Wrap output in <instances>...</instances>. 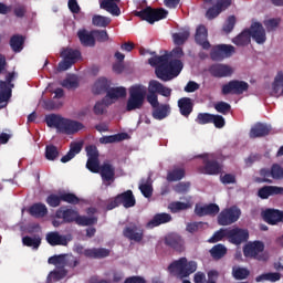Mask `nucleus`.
<instances>
[{
	"label": "nucleus",
	"instance_id": "33",
	"mask_svg": "<svg viewBox=\"0 0 283 283\" xmlns=\"http://www.w3.org/2000/svg\"><path fill=\"white\" fill-rule=\"evenodd\" d=\"M169 114H171V106L169 104H159L153 108V118L155 120H165Z\"/></svg>",
	"mask_w": 283,
	"mask_h": 283
},
{
	"label": "nucleus",
	"instance_id": "4",
	"mask_svg": "<svg viewBox=\"0 0 283 283\" xmlns=\"http://www.w3.org/2000/svg\"><path fill=\"white\" fill-rule=\"evenodd\" d=\"M147 96V87L140 84H136L129 88V97L126 104L127 112H134V109H140L145 104V97Z\"/></svg>",
	"mask_w": 283,
	"mask_h": 283
},
{
	"label": "nucleus",
	"instance_id": "52",
	"mask_svg": "<svg viewBox=\"0 0 283 283\" xmlns=\"http://www.w3.org/2000/svg\"><path fill=\"white\" fill-rule=\"evenodd\" d=\"M92 23L95 28H107L112 23V19L103 15H94L92 18Z\"/></svg>",
	"mask_w": 283,
	"mask_h": 283
},
{
	"label": "nucleus",
	"instance_id": "2",
	"mask_svg": "<svg viewBox=\"0 0 283 283\" xmlns=\"http://www.w3.org/2000/svg\"><path fill=\"white\" fill-rule=\"evenodd\" d=\"M48 127H54L60 134L72 135L83 129V123L67 119L61 115L50 114L45 117Z\"/></svg>",
	"mask_w": 283,
	"mask_h": 283
},
{
	"label": "nucleus",
	"instance_id": "56",
	"mask_svg": "<svg viewBox=\"0 0 283 283\" xmlns=\"http://www.w3.org/2000/svg\"><path fill=\"white\" fill-rule=\"evenodd\" d=\"M45 158L46 160H56V158H59V148L54 145H46Z\"/></svg>",
	"mask_w": 283,
	"mask_h": 283
},
{
	"label": "nucleus",
	"instance_id": "42",
	"mask_svg": "<svg viewBox=\"0 0 283 283\" xmlns=\"http://www.w3.org/2000/svg\"><path fill=\"white\" fill-rule=\"evenodd\" d=\"M23 43H25V39L23 38V35L14 34L10 39V48L15 53L21 52V50H23Z\"/></svg>",
	"mask_w": 283,
	"mask_h": 283
},
{
	"label": "nucleus",
	"instance_id": "3",
	"mask_svg": "<svg viewBox=\"0 0 283 283\" xmlns=\"http://www.w3.org/2000/svg\"><path fill=\"white\" fill-rule=\"evenodd\" d=\"M196 271H198V263L196 261H188L185 256L168 265L170 275H178L181 280L189 277V275L196 273Z\"/></svg>",
	"mask_w": 283,
	"mask_h": 283
},
{
	"label": "nucleus",
	"instance_id": "25",
	"mask_svg": "<svg viewBox=\"0 0 283 283\" xmlns=\"http://www.w3.org/2000/svg\"><path fill=\"white\" fill-rule=\"evenodd\" d=\"M195 213L199 218H203V216H216L220 213V206L216 203H210L207 206H196Z\"/></svg>",
	"mask_w": 283,
	"mask_h": 283
},
{
	"label": "nucleus",
	"instance_id": "53",
	"mask_svg": "<svg viewBox=\"0 0 283 283\" xmlns=\"http://www.w3.org/2000/svg\"><path fill=\"white\" fill-rule=\"evenodd\" d=\"M93 38L98 43H107L109 41V34L107 33V30H93Z\"/></svg>",
	"mask_w": 283,
	"mask_h": 283
},
{
	"label": "nucleus",
	"instance_id": "47",
	"mask_svg": "<svg viewBox=\"0 0 283 283\" xmlns=\"http://www.w3.org/2000/svg\"><path fill=\"white\" fill-rule=\"evenodd\" d=\"M96 222H98V218L96 217L77 214V218L75 219V223L78 224V227H92V224H96Z\"/></svg>",
	"mask_w": 283,
	"mask_h": 283
},
{
	"label": "nucleus",
	"instance_id": "8",
	"mask_svg": "<svg viewBox=\"0 0 283 283\" xmlns=\"http://www.w3.org/2000/svg\"><path fill=\"white\" fill-rule=\"evenodd\" d=\"M60 56L63 59L57 65L59 72H65L70 70L81 59V51L74 49H63Z\"/></svg>",
	"mask_w": 283,
	"mask_h": 283
},
{
	"label": "nucleus",
	"instance_id": "9",
	"mask_svg": "<svg viewBox=\"0 0 283 283\" xmlns=\"http://www.w3.org/2000/svg\"><path fill=\"white\" fill-rule=\"evenodd\" d=\"M244 92H249V83L239 80H232L221 87V94H223V96H228V94L240 96L244 94Z\"/></svg>",
	"mask_w": 283,
	"mask_h": 283
},
{
	"label": "nucleus",
	"instance_id": "29",
	"mask_svg": "<svg viewBox=\"0 0 283 283\" xmlns=\"http://www.w3.org/2000/svg\"><path fill=\"white\" fill-rule=\"evenodd\" d=\"M84 256L91 260H103L109 258V250L105 248L85 249Z\"/></svg>",
	"mask_w": 283,
	"mask_h": 283
},
{
	"label": "nucleus",
	"instance_id": "17",
	"mask_svg": "<svg viewBox=\"0 0 283 283\" xmlns=\"http://www.w3.org/2000/svg\"><path fill=\"white\" fill-rule=\"evenodd\" d=\"M200 157L203 158V174H207L208 176H218V174L222 171V167L218 160L211 159L209 155H201Z\"/></svg>",
	"mask_w": 283,
	"mask_h": 283
},
{
	"label": "nucleus",
	"instance_id": "64",
	"mask_svg": "<svg viewBox=\"0 0 283 283\" xmlns=\"http://www.w3.org/2000/svg\"><path fill=\"white\" fill-rule=\"evenodd\" d=\"M139 191H142L144 198H151L154 196V187L150 184L139 185Z\"/></svg>",
	"mask_w": 283,
	"mask_h": 283
},
{
	"label": "nucleus",
	"instance_id": "41",
	"mask_svg": "<svg viewBox=\"0 0 283 283\" xmlns=\"http://www.w3.org/2000/svg\"><path fill=\"white\" fill-rule=\"evenodd\" d=\"M191 207L192 203L190 200L187 202L175 201L169 205L168 209H170L171 213H180V211H187V209H191Z\"/></svg>",
	"mask_w": 283,
	"mask_h": 283
},
{
	"label": "nucleus",
	"instance_id": "46",
	"mask_svg": "<svg viewBox=\"0 0 283 283\" xmlns=\"http://www.w3.org/2000/svg\"><path fill=\"white\" fill-rule=\"evenodd\" d=\"M185 174L184 168H174L167 174V180L168 182H178V180H182V178H185Z\"/></svg>",
	"mask_w": 283,
	"mask_h": 283
},
{
	"label": "nucleus",
	"instance_id": "27",
	"mask_svg": "<svg viewBox=\"0 0 283 283\" xmlns=\"http://www.w3.org/2000/svg\"><path fill=\"white\" fill-rule=\"evenodd\" d=\"M46 242L51 247H67V237L56 231L49 232L46 233Z\"/></svg>",
	"mask_w": 283,
	"mask_h": 283
},
{
	"label": "nucleus",
	"instance_id": "44",
	"mask_svg": "<svg viewBox=\"0 0 283 283\" xmlns=\"http://www.w3.org/2000/svg\"><path fill=\"white\" fill-rule=\"evenodd\" d=\"M227 238L229 240V228H221L213 233V235L208 240L210 244H216V242H222Z\"/></svg>",
	"mask_w": 283,
	"mask_h": 283
},
{
	"label": "nucleus",
	"instance_id": "38",
	"mask_svg": "<svg viewBox=\"0 0 283 283\" xmlns=\"http://www.w3.org/2000/svg\"><path fill=\"white\" fill-rule=\"evenodd\" d=\"M109 81H107V78L105 77H101L98 78L94 86H93V93L94 94H107V92H109Z\"/></svg>",
	"mask_w": 283,
	"mask_h": 283
},
{
	"label": "nucleus",
	"instance_id": "10",
	"mask_svg": "<svg viewBox=\"0 0 283 283\" xmlns=\"http://www.w3.org/2000/svg\"><path fill=\"white\" fill-rule=\"evenodd\" d=\"M213 1L214 0H203V3H208V6H213ZM231 3L232 0H217L216 4L207 10V19H209V21L216 19L219 14L224 12V10L231 8Z\"/></svg>",
	"mask_w": 283,
	"mask_h": 283
},
{
	"label": "nucleus",
	"instance_id": "30",
	"mask_svg": "<svg viewBox=\"0 0 283 283\" xmlns=\"http://www.w3.org/2000/svg\"><path fill=\"white\" fill-rule=\"evenodd\" d=\"M171 222V214L167 212L156 213L150 221L147 222V229H155V227H160V224H167Z\"/></svg>",
	"mask_w": 283,
	"mask_h": 283
},
{
	"label": "nucleus",
	"instance_id": "26",
	"mask_svg": "<svg viewBox=\"0 0 283 283\" xmlns=\"http://www.w3.org/2000/svg\"><path fill=\"white\" fill-rule=\"evenodd\" d=\"M120 0H101L99 8L106 10L113 17H120V8L118 7Z\"/></svg>",
	"mask_w": 283,
	"mask_h": 283
},
{
	"label": "nucleus",
	"instance_id": "24",
	"mask_svg": "<svg viewBox=\"0 0 283 283\" xmlns=\"http://www.w3.org/2000/svg\"><path fill=\"white\" fill-rule=\"evenodd\" d=\"M99 176L103 182H114L116 176V168L109 163H104L99 168Z\"/></svg>",
	"mask_w": 283,
	"mask_h": 283
},
{
	"label": "nucleus",
	"instance_id": "45",
	"mask_svg": "<svg viewBox=\"0 0 283 283\" xmlns=\"http://www.w3.org/2000/svg\"><path fill=\"white\" fill-rule=\"evenodd\" d=\"M150 85L157 91V94H160V96H165L166 98H169L171 96V88L163 85V83L151 80Z\"/></svg>",
	"mask_w": 283,
	"mask_h": 283
},
{
	"label": "nucleus",
	"instance_id": "49",
	"mask_svg": "<svg viewBox=\"0 0 283 283\" xmlns=\"http://www.w3.org/2000/svg\"><path fill=\"white\" fill-rule=\"evenodd\" d=\"M251 275V271H249V269L247 268H233L232 269V277H234V280H247V277H249Z\"/></svg>",
	"mask_w": 283,
	"mask_h": 283
},
{
	"label": "nucleus",
	"instance_id": "19",
	"mask_svg": "<svg viewBox=\"0 0 283 283\" xmlns=\"http://www.w3.org/2000/svg\"><path fill=\"white\" fill-rule=\"evenodd\" d=\"M209 36V32L207 31V27L205 24H200L196 29L195 41L197 45H201L203 50H211V43L207 38Z\"/></svg>",
	"mask_w": 283,
	"mask_h": 283
},
{
	"label": "nucleus",
	"instance_id": "28",
	"mask_svg": "<svg viewBox=\"0 0 283 283\" xmlns=\"http://www.w3.org/2000/svg\"><path fill=\"white\" fill-rule=\"evenodd\" d=\"M263 220L268 224H277V222H282L283 220V211L276 209H266L263 212Z\"/></svg>",
	"mask_w": 283,
	"mask_h": 283
},
{
	"label": "nucleus",
	"instance_id": "61",
	"mask_svg": "<svg viewBox=\"0 0 283 283\" xmlns=\"http://www.w3.org/2000/svg\"><path fill=\"white\" fill-rule=\"evenodd\" d=\"M213 118V114L210 113H199L196 118L198 125H209Z\"/></svg>",
	"mask_w": 283,
	"mask_h": 283
},
{
	"label": "nucleus",
	"instance_id": "1",
	"mask_svg": "<svg viewBox=\"0 0 283 283\" xmlns=\"http://www.w3.org/2000/svg\"><path fill=\"white\" fill-rule=\"evenodd\" d=\"M184 56L185 51H182V48L176 46L170 54L155 55L148 59V63L151 67H155L157 78L167 83V81H172L182 72L184 64L178 59Z\"/></svg>",
	"mask_w": 283,
	"mask_h": 283
},
{
	"label": "nucleus",
	"instance_id": "7",
	"mask_svg": "<svg viewBox=\"0 0 283 283\" xmlns=\"http://www.w3.org/2000/svg\"><path fill=\"white\" fill-rule=\"evenodd\" d=\"M242 216V210L237 206L223 209L217 218L219 227H230V224H235L240 217Z\"/></svg>",
	"mask_w": 283,
	"mask_h": 283
},
{
	"label": "nucleus",
	"instance_id": "31",
	"mask_svg": "<svg viewBox=\"0 0 283 283\" xmlns=\"http://www.w3.org/2000/svg\"><path fill=\"white\" fill-rule=\"evenodd\" d=\"M55 218H60L66 223L76 222V218H78V211L74 209L63 210V208H60L55 212Z\"/></svg>",
	"mask_w": 283,
	"mask_h": 283
},
{
	"label": "nucleus",
	"instance_id": "50",
	"mask_svg": "<svg viewBox=\"0 0 283 283\" xmlns=\"http://www.w3.org/2000/svg\"><path fill=\"white\" fill-rule=\"evenodd\" d=\"M22 244L24 247H32V249H39L41 247V237L35 235L34 238L25 235L22 238Z\"/></svg>",
	"mask_w": 283,
	"mask_h": 283
},
{
	"label": "nucleus",
	"instance_id": "34",
	"mask_svg": "<svg viewBox=\"0 0 283 283\" xmlns=\"http://www.w3.org/2000/svg\"><path fill=\"white\" fill-rule=\"evenodd\" d=\"M83 150V142H73L70 144V150L61 158V163H70L80 151Z\"/></svg>",
	"mask_w": 283,
	"mask_h": 283
},
{
	"label": "nucleus",
	"instance_id": "55",
	"mask_svg": "<svg viewBox=\"0 0 283 283\" xmlns=\"http://www.w3.org/2000/svg\"><path fill=\"white\" fill-rule=\"evenodd\" d=\"M61 199L62 202H67V205H78V202H81V199L72 192H62Z\"/></svg>",
	"mask_w": 283,
	"mask_h": 283
},
{
	"label": "nucleus",
	"instance_id": "20",
	"mask_svg": "<svg viewBox=\"0 0 283 283\" xmlns=\"http://www.w3.org/2000/svg\"><path fill=\"white\" fill-rule=\"evenodd\" d=\"M209 72L214 78H227L233 74V67L227 64H212Z\"/></svg>",
	"mask_w": 283,
	"mask_h": 283
},
{
	"label": "nucleus",
	"instance_id": "39",
	"mask_svg": "<svg viewBox=\"0 0 283 283\" xmlns=\"http://www.w3.org/2000/svg\"><path fill=\"white\" fill-rule=\"evenodd\" d=\"M232 42L239 48H244V45H249L251 43V35L249 33V30L244 29L239 35L233 38Z\"/></svg>",
	"mask_w": 283,
	"mask_h": 283
},
{
	"label": "nucleus",
	"instance_id": "6",
	"mask_svg": "<svg viewBox=\"0 0 283 283\" xmlns=\"http://www.w3.org/2000/svg\"><path fill=\"white\" fill-rule=\"evenodd\" d=\"M123 207L125 209H132V207H136V197H134V191L126 190L115 198L111 199L106 206L107 211H112V209H116V207Z\"/></svg>",
	"mask_w": 283,
	"mask_h": 283
},
{
	"label": "nucleus",
	"instance_id": "23",
	"mask_svg": "<svg viewBox=\"0 0 283 283\" xmlns=\"http://www.w3.org/2000/svg\"><path fill=\"white\" fill-rule=\"evenodd\" d=\"M273 128L271 125L264 123H256L250 129V138H264V136H269Z\"/></svg>",
	"mask_w": 283,
	"mask_h": 283
},
{
	"label": "nucleus",
	"instance_id": "62",
	"mask_svg": "<svg viewBox=\"0 0 283 283\" xmlns=\"http://www.w3.org/2000/svg\"><path fill=\"white\" fill-rule=\"evenodd\" d=\"M271 176L274 180H282L283 178V168L279 164H274L271 167Z\"/></svg>",
	"mask_w": 283,
	"mask_h": 283
},
{
	"label": "nucleus",
	"instance_id": "11",
	"mask_svg": "<svg viewBox=\"0 0 283 283\" xmlns=\"http://www.w3.org/2000/svg\"><path fill=\"white\" fill-rule=\"evenodd\" d=\"M17 77L15 72H10L6 76V81L0 80V105L2 103H8L9 98H12V88L14 87V84H12V81Z\"/></svg>",
	"mask_w": 283,
	"mask_h": 283
},
{
	"label": "nucleus",
	"instance_id": "48",
	"mask_svg": "<svg viewBox=\"0 0 283 283\" xmlns=\"http://www.w3.org/2000/svg\"><path fill=\"white\" fill-rule=\"evenodd\" d=\"M157 91L154 88V86L148 84V95H147V101L151 105V107H158L160 105V102H158V95Z\"/></svg>",
	"mask_w": 283,
	"mask_h": 283
},
{
	"label": "nucleus",
	"instance_id": "21",
	"mask_svg": "<svg viewBox=\"0 0 283 283\" xmlns=\"http://www.w3.org/2000/svg\"><path fill=\"white\" fill-rule=\"evenodd\" d=\"M77 39H80L81 45L83 48H96V38H94V31H87V29H82L77 31Z\"/></svg>",
	"mask_w": 283,
	"mask_h": 283
},
{
	"label": "nucleus",
	"instance_id": "54",
	"mask_svg": "<svg viewBox=\"0 0 283 283\" xmlns=\"http://www.w3.org/2000/svg\"><path fill=\"white\" fill-rule=\"evenodd\" d=\"M86 169L92 174H99L101 171V160L98 158L87 159Z\"/></svg>",
	"mask_w": 283,
	"mask_h": 283
},
{
	"label": "nucleus",
	"instance_id": "43",
	"mask_svg": "<svg viewBox=\"0 0 283 283\" xmlns=\"http://www.w3.org/2000/svg\"><path fill=\"white\" fill-rule=\"evenodd\" d=\"M210 255L213 260H222V258L227 255V247H224L222 243L213 245L210 249Z\"/></svg>",
	"mask_w": 283,
	"mask_h": 283
},
{
	"label": "nucleus",
	"instance_id": "16",
	"mask_svg": "<svg viewBox=\"0 0 283 283\" xmlns=\"http://www.w3.org/2000/svg\"><path fill=\"white\" fill-rule=\"evenodd\" d=\"M165 245L169 247L174 251H177V253H182L186 249L185 239H182V237H180L178 233H170L166 235Z\"/></svg>",
	"mask_w": 283,
	"mask_h": 283
},
{
	"label": "nucleus",
	"instance_id": "22",
	"mask_svg": "<svg viewBox=\"0 0 283 283\" xmlns=\"http://www.w3.org/2000/svg\"><path fill=\"white\" fill-rule=\"evenodd\" d=\"M271 196H283V187L263 186L258 190V197L261 198V200H269Z\"/></svg>",
	"mask_w": 283,
	"mask_h": 283
},
{
	"label": "nucleus",
	"instance_id": "32",
	"mask_svg": "<svg viewBox=\"0 0 283 283\" xmlns=\"http://www.w3.org/2000/svg\"><path fill=\"white\" fill-rule=\"evenodd\" d=\"M178 107L181 116L189 118L191 112H193V102L190 97H181L178 99Z\"/></svg>",
	"mask_w": 283,
	"mask_h": 283
},
{
	"label": "nucleus",
	"instance_id": "60",
	"mask_svg": "<svg viewBox=\"0 0 283 283\" xmlns=\"http://www.w3.org/2000/svg\"><path fill=\"white\" fill-rule=\"evenodd\" d=\"M45 202L46 205H49V207H52L53 209H55L56 207H61V202H63V199H61V193L60 196L51 193L46 197Z\"/></svg>",
	"mask_w": 283,
	"mask_h": 283
},
{
	"label": "nucleus",
	"instance_id": "5",
	"mask_svg": "<svg viewBox=\"0 0 283 283\" xmlns=\"http://www.w3.org/2000/svg\"><path fill=\"white\" fill-rule=\"evenodd\" d=\"M169 11L164 8L154 9L151 7H146L140 11H135V17L142 19V21H147L150 25H154L156 21H163V19H167Z\"/></svg>",
	"mask_w": 283,
	"mask_h": 283
},
{
	"label": "nucleus",
	"instance_id": "51",
	"mask_svg": "<svg viewBox=\"0 0 283 283\" xmlns=\"http://www.w3.org/2000/svg\"><path fill=\"white\" fill-rule=\"evenodd\" d=\"M190 34L191 33L189 32V30H184L179 33H175L172 35L175 45H185V42L189 39Z\"/></svg>",
	"mask_w": 283,
	"mask_h": 283
},
{
	"label": "nucleus",
	"instance_id": "13",
	"mask_svg": "<svg viewBox=\"0 0 283 283\" xmlns=\"http://www.w3.org/2000/svg\"><path fill=\"white\" fill-rule=\"evenodd\" d=\"M123 235L133 242H143V238H145V230L136 223H128L123 230Z\"/></svg>",
	"mask_w": 283,
	"mask_h": 283
},
{
	"label": "nucleus",
	"instance_id": "40",
	"mask_svg": "<svg viewBox=\"0 0 283 283\" xmlns=\"http://www.w3.org/2000/svg\"><path fill=\"white\" fill-rule=\"evenodd\" d=\"M282 274L279 272H268L255 277V282H280Z\"/></svg>",
	"mask_w": 283,
	"mask_h": 283
},
{
	"label": "nucleus",
	"instance_id": "36",
	"mask_svg": "<svg viewBox=\"0 0 283 283\" xmlns=\"http://www.w3.org/2000/svg\"><path fill=\"white\" fill-rule=\"evenodd\" d=\"M127 138H129L127 133H118L115 135L103 136L99 138V143L102 145H109L112 143H122V140H127Z\"/></svg>",
	"mask_w": 283,
	"mask_h": 283
},
{
	"label": "nucleus",
	"instance_id": "14",
	"mask_svg": "<svg viewBox=\"0 0 283 283\" xmlns=\"http://www.w3.org/2000/svg\"><path fill=\"white\" fill-rule=\"evenodd\" d=\"M228 240L231 244H243L249 240V230L242 228H228Z\"/></svg>",
	"mask_w": 283,
	"mask_h": 283
},
{
	"label": "nucleus",
	"instance_id": "12",
	"mask_svg": "<svg viewBox=\"0 0 283 283\" xmlns=\"http://www.w3.org/2000/svg\"><path fill=\"white\" fill-rule=\"evenodd\" d=\"M235 54V46L231 44H218L210 52L212 61H224Z\"/></svg>",
	"mask_w": 283,
	"mask_h": 283
},
{
	"label": "nucleus",
	"instance_id": "18",
	"mask_svg": "<svg viewBox=\"0 0 283 283\" xmlns=\"http://www.w3.org/2000/svg\"><path fill=\"white\" fill-rule=\"evenodd\" d=\"M264 251V243L262 241H254L248 243L243 248V255L245 258H253L254 260H260V253Z\"/></svg>",
	"mask_w": 283,
	"mask_h": 283
},
{
	"label": "nucleus",
	"instance_id": "63",
	"mask_svg": "<svg viewBox=\"0 0 283 283\" xmlns=\"http://www.w3.org/2000/svg\"><path fill=\"white\" fill-rule=\"evenodd\" d=\"M105 101H107V97L101 102H96L94 105L93 112L96 116H102V114H105V107L108 105Z\"/></svg>",
	"mask_w": 283,
	"mask_h": 283
},
{
	"label": "nucleus",
	"instance_id": "35",
	"mask_svg": "<svg viewBox=\"0 0 283 283\" xmlns=\"http://www.w3.org/2000/svg\"><path fill=\"white\" fill-rule=\"evenodd\" d=\"M29 213L33 218H45L48 216V207L42 202L33 203L29 208Z\"/></svg>",
	"mask_w": 283,
	"mask_h": 283
},
{
	"label": "nucleus",
	"instance_id": "58",
	"mask_svg": "<svg viewBox=\"0 0 283 283\" xmlns=\"http://www.w3.org/2000/svg\"><path fill=\"white\" fill-rule=\"evenodd\" d=\"M62 87L66 90H76L78 87V77L71 76L61 82Z\"/></svg>",
	"mask_w": 283,
	"mask_h": 283
},
{
	"label": "nucleus",
	"instance_id": "57",
	"mask_svg": "<svg viewBox=\"0 0 283 283\" xmlns=\"http://www.w3.org/2000/svg\"><path fill=\"white\" fill-rule=\"evenodd\" d=\"M282 87V96H283V71H280L275 78H274V82L272 84V90H273V93L274 94H277V92H280V88Z\"/></svg>",
	"mask_w": 283,
	"mask_h": 283
},
{
	"label": "nucleus",
	"instance_id": "37",
	"mask_svg": "<svg viewBox=\"0 0 283 283\" xmlns=\"http://www.w3.org/2000/svg\"><path fill=\"white\" fill-rule=\"evenodd\" d=\"M125 96H127V88L123 86L108 88L106 93V98H111V101H118V98H125Z\"/></svg>",
	"mask_w": 283,
	"mask_h": 283
},
{
	"label": "nucleus",
	"instance_id": "59",
	"mask_svg": "<svg viewBox=\"0 0 283 283\" xmlns=\"http://www.w3.org/2000/svg\"><path fill=\"white\" fill-rule=\"evenodd\" d=\"M214 109L216 112H218L219 114H222L223 116H227V114L231 113V104L227 103V102H217L214 104Z\"/></svg>",
	"mask_w": 283,
	"mask_h": 283
},
{
	"label": "nucleus",
	"instance_id": "15",
	"mask_svg": "<svg viewBox=\"0 0 283 283\" xmlns=\"http://www.w3.org/2000/svg\"><path fill=\"white\" fill-rule=\"evenodd\" d=\"M248 32L250 34V39L252 38L259 45L266 43V30H264L262 23L253 22L250 29H248Z\"/></svg>",
	"mask_w": 283,
	"mask_h": 283
}]
</instances>
